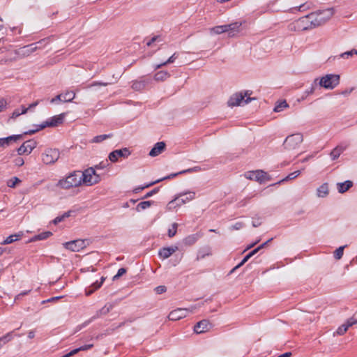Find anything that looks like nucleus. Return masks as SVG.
<instances>
[{
  "label": "nucleus",
  "mask_w": 357,
  "mask_h": 357,
  "mask_svg": "<svg viewBox=\"0 0 357 357\" xmlns=\"http://www.w3.org/2000/svg\"><path fill=\"white\" fill-rule=\"evenodd\" d=\"M201 170V167H195L192 168L188 169L186 170L181 172L179 174H183L186 172H199Z\"/></svg>",
  "instance_id": "nucleus-56"
},
{
  "label": "nucleus",
  "mask_w": 357,
  "mask_h": 357,
  "mask_svg": "<svg viewBox=\"0 0 357 357\" xmlns=\"http://www.w3.org/2000/svg\"><path fill=\"white\" fill-rule=\"evenodd\" d=\"M57 100L62 101V95H61V94L57 95L55 98H52L50 102L52 103H54Z\"/></svg>",
  "instance_id": "nucleus-62"
},
{
  "label": "nucleus",
  "mask_w": 357,
  "mask_h": 357,
  "mask_svg": "<svg viewBox=\"0 0 357 357\" xmlns=\"http://www.w3.org/2000/svg\"><path fill=\"white\" fill-rule=\"evenodd\" d=\"M288 104L286 102V100H282L281 102H279L276 104V105L274 107V112H280L282 111L284 108L288 107Z\"/></svg>",
  "instance_id": "nucleus-36"
},
{
  "label": "nucleus",
  "mask_w": 357,
  "mask_h": 357,
  "mask_svg": "<svg viewBox=\"0 0 357 357\" xmlns=\"http://www.w3.org/2000/svg\"><path fill=\"white\" fill-rule=\"evenodd\" d=\"M22 138V135H15L4 138H0V147L6 148L11 143L15 142Z\"/></svg>",
  "instance_id": "nucleus-18"
},
{
  "label": "nucleus",
  "mask_w": 357,
  "mask_h": 357,
  "mask_svg": "<svg viewBox=\"0 0 357 357\" xmlns=\"http://www.w3.org/2000/svg\"><path fill=\"white\" fill-rule=\"evenodd\" d=\"M349 327L347 326L345 324H343L342 325L338 327V328L336 331V334L339 335H342L347 331Z\"/></svg>",
  "instance_id": "nucleus-47"
},
{
  "label": "nucleus",
  "mask_w": 357,
  "mask_h": 357,
  "mask_svg": "<svg viewBox=\"0 0 357 357\" xmlns=\"http://www.w3.org/2000/svg\"><path fill=\"white\" fill-rule=\"evenodd\" d=\"M300 174H301V171L300 170L295 171V172L289 174L285 178H284L282 181H279L278 183H281L282 181H284L294 179V178H296L297 176H298Z\"/></svg>",
  "instance_id": "nucleus-45"
},
{
  "label": "nucleus",
  "mask_w": 357,
  "mask_h": 357,
  "mask_svg": "<svg viewBox=\"0 0 357 357\" xmlns=\"http://www.w3.org/2000/svg\"><path fill=\"white\" fill-rule=\"evenodd\" d=\"M64 115L60 114L58 116H54L50 119L46 121L44 124L41 126L42 128L45 127H55L60 124H61L63 121Z\"/></svg>",
  "instance_id": "nucleus-15"
},
{
  "label": "nucleus",
  "mask_w": 357,
  "mask_h": 357,
  "mask_svg": "<svg viewBox=\"0 0 357 357\" xmlns=\"http://www.w3.org/2000/svg\"><path fill=\"white\" fill-rule=\"evenodd\" d=\"M273 238L268 239L266 242L262 243L257 248L254 249L252 251H251L249 254L251 255V257L255 255L256 253H257L261 249L264 248L269 242L272 241Z\"/></svg>",
  "instance_id": "nucleus-46"
},
{
  "label": "nucleus",
  "mask_w": 357,
  "mask_h": 357,
  "mask_svg": "<svg viewBox=\"0 0 357 357\" xmlns=\"http://www.w3.org/2000/svg\"><path fill=\"white\" fill-rule=\"evenodd\" d=\"M179 199L176 197L173 200L170 201L167 205V209L168 211H175L177 208L182 206L181 203L178 202Z\"/></svg>",
  "instance_id": "nucleus-28"
},
{
  "label": "nucleus",
  "mask_w": 357,
  "mask_h": 357,
  "mask_svg": "<svg viewBox=\"0 0 357 357\" xmlns=\"http://www.w3.org/2000/svg\"><path fill=\"white\" fill-rule=\"evenodd\" d=\"M93 347V344H85V345L82 346V347H80L79 348H77V349H75L72 350L68 354H69L70 356H72L77 354L80 351H86V350L90 349Z\"/></svg>",
  "instance_id": "nucleus-30"
},
{
  "label": "nucleus",
  "mask_w": 357,
  "mask_h": 357,
  "mask_svg": "<svg viewBox=\"0 0 357 357\" xmlns=\"http://www.w3.org/2000/svg\"><path fill=\"white\" fill-rule=\"evenodd\" d=\"M333 15L332 8L325 10H319L310 14V18L312 21V24L316 26H321L329 20Z\"/></svg>",
  "instance_id": "nucleus-2"
},
{
  "label": "nucleus",
  "mask_w": 357,
  "mask_h": 357,
  "mask_svg": "<svg viewBox=\"0 0 357 357\" xmlns=\"http://www.w3.org/2000/svg\"><path fill=\"white\" fill-rule=\"evenodd\" d=\"M36 142L33 139L26 141L18 148L17 153L19 155H28L36 147Z\"/></svg>",
  "instance_id": "nucleus-11"
},
{
  "label": "nucleus",
  "mask_w": 357,
  "mask_h": 357,
  "mask_svg": "<svg viewBox=\"0 0 357 357\" xmlns=\"http://www.w3.org/2000/svg\"><path fill=\"white\" fill-rule=\"evenodd\" d=\"M353 183L351 181H346L344 183H337V190L340 193H344L347 191L351 186Z\"/></svg>",
  "instance_id": "nucleus-25"
},
{
  "label": "nucleus",
  "mask_w": 357,
  "mask_h": 357,
  "mask_svg": "<svg viewBox=\"0 0 357 357\" xmlns=\"http://www.w3.org/2000/svg\"><path fill=\"white\" fill-rule=\"evenodd\" d=\"M211 328V324L209 323L208 320L203 319L199 321L194 327V331L196 333H205L210 330Z\"/></svg>",
  "instance_id": "nucleus-16"
},
{
  "label": "nucleus",
  "mask_w": 357,
  "mask_h": 357,
  "mask_svg": "<svg viewBox=\"0 0 357 357\" xmlns=\"http://www.w3.org/2000/svg\"><path fill=\"white\" fill-rule=\"evenodd\" d=\"M7 105V101L4 98H0V112L6 109Z\"/></svg>",
  "instance_id": "nucleus-52"
},
{
  "label": "nucleus",
  "mask_w": 357,
  "mask_h": 357,
  "mask_svg": "<svg viewBox=\"0 0 357 357\" xmlns=\"http://www.w3.org/2000/svg\"><path fill=\"white\" fill-rule=\"evenodd\" d=\"M303 137L301 133L290 135L285 139L284 142V147L288 151L296 149L303 142Z\"/></svg>",
  "instance_id": "nucleus-5"
},
{
  "label": "nucleus",
  "mask_w": 357,
  "mask_h": 357,
  "mask_svg": "<svg viewBox=\"0 0 357 357\" xmlns=\"http://www.w3.org/2000/svg\"><path fill=\"white\" fill-rule=\"evenodd\" d=\"M354 54L357 55V50H352L351 51L344 52L340 54V57L344 58V59H348L349 56H351Z\"/></svg>",
  "instance_id": "nucleus-48"
},
{
  "label": "nucleus",
  "mask_w": 357,
  "mask_h": 357,
  "mask_svg": "<svg viewBox=\"0 0 357 357\" xmlns=\"http://www.w3.org/2000/svg\"><path fill=\"white\" fill-rule=\"evenodd\" d=\"M244 224L241 222H236L234 225L231 226V229L238 230L243 227Z\"/></svg>",
  "instance_id": "nucleus-55"
},
{
  "label": "nucleus",
  "mask_w": 357,
  "mask_h": 357,
  "mask_svg": "<svg viewBox=\"0 0 357 357\" xmlns=\"http://www.w3.org/2000/svg\"><path fill=\"white\" fill-rule=\"evenodd\" d=\"M107 83L94 82L90 84L89 87L95 86H107Z\"/></svg>",
  "instance_id": "nucleus-60"
},
{
  "label": "nucleus",
  "mask_w": 357,
  "mask_h": 357,
  "mask_svg": "<svg viewBox=\"0 0 357 357\" xmlns=\"http://www.w3.org/2000/svg\"><path fill=\"white\" fill-rule=\"evenodd\" d=\"M209 31L211 34H221L223 33H227L226 24L215 26L214 27L211 28Z\"/></svg>",
  "instance_id": "nucleus-29"
},
{
  "label": "nucleus",
  "mask_w": 357,
  "mask_h": 357,
  "mask_svg": "<svg viewBox=\"0 0 357 357\" xmlns=\"http://www.w3.org/2000/svg\"><path fill=\"white\" fill-rule=\"evenodd\" d=\"M130 155V151L127 148L122 149L115 150L111 152L109 155V159L112 162H115L118 160L119 158H128Z\"/></svg>",
  "instance_id": "nucleus-14"
},
{
  "label": "nucleus",
  "mask_w": 357,
  "mask_h": 357,
  "mask_svg": "<svg viewBox=\"0 0 357 357\" xmlns=\"http://www.w3.org/2000/svg\"><path fill=\"white\" fill-rule=\"evenodd\" d=\"M251 257V255L249 253L243 258V259L239 263L237 266H236L232 270L231 272H234L235 270L243 266L248 260Z\"/></svg>",
  "instance_id": "nucleus-49"
},
{
  "label": "nucleus",
  "mask_w": 357,
  "mask_h": 357,
  "mask_svg": "<svg viewBox=\"0 0 357 357\" xmlns=\"http://www.w3.org/2000/svg\"><path fill=\"white\" fill-rule=\"evenodd\" d=\"M65 248L70 250L73 252H78L85 247V242L84 240L77 239L63 243Z\"/></svg>",
  "instance_id": "nucleus-12"
},
{
  "label": "nucleus",
  "mask_w": 357,
  "mask_h": 357,
  "mask_svg": "<svg viewBox=\"0 0 357 357\" xmlns=\"http://www.w3.org/2000/svg\"><path fill=\"white\" fill-rule=\"evenodd\" d=\"M292 354L291 352H286L282 354L279 355L278 357H290Z\"/></svg>",
  "instance_id": "nucleus-64"
},
{
  "label": "nucleus",
  "mask_w": 357,
  "mask_h": 357,
  "mask_svg": "<svg viewBox=\"0 0 357 357\" xmlns=\"http://www.w3.org/2000/svg\"><path fill=\"white\" fill-rule=\"evenodd\" d=\"M247 178L259 181V183H263L270 180L269 175L262 170L248 172Z\"/></svg>",
  "instance_id": "nucleus-10"
},
{
  "label": "nucleus",
  "mask_w": 357,
  "mask_h": 357,
  "mask_svg": "<svg viewBox=\"0 0 357 357\" xmlns=\"http://www.w3.org/2000/svg\"><path fill=\"white\" fill-rule=\"evenodd\" d=\"M64 220V216H58L54 220V223L57 224Z\"/></svg>",
  "instance_id": "nucleus-63"
},
{
  "label": "nucleus",
  "mask_w": 357,
  "mask_h": 357,
  "mask_svg": "<svg viewBox=\"0 0 357 357\" xmlns=\"http://www.w3.org/2000/svg\"><path fill=\"white\" fill-rule=\"evenodd\" d=\"M29 109V108H26L24 106H22L21 107V111H20L19 109H15L12 115H11V118L12 119H16L17 117H18L19 116H20L21 114H25L26 113L27 110Z\"/></svg>",
  "instance_id": "nucleus-37"
},
{
  "label": "nucleus",
  "mask_w": 357,
  "mask_h": 357,
  "mask_svg": "<svg viewBox=\"0 0 357 357\" xmlns=\"http://www.w3.org/2000/svg\"><path fill=\"white\" fill-rule=\"evenodd\" d=\"M199 235L197 234L189 235L183 239V243L185 245H192L199 239Z\"/></svg>",
  "instance_id": "nucleus-26"
},
{
  "label": "nucleus",
  "mask_w": 357,
  "mask_h": 357,
  "mask_svg": "<svg viewBox=\"0 0 357 357\" xmlns=\"http://www.w3.org/2000/svg\"><path fill=\"white\" fill-rule=\"evenodd\" d=\"M347 326H348L349 328L352 326L353 325L357 324V319L354 318V317H352L351 318H349L346 323H344Z\"/></svg>",
  "instance_id": "nucleus-51"
},
{
  "label": "nucleus",
  "mask_w": 357,
  "mask_h": 357,
  "mask_svg": "<svg viewBox=\"0 0 357 357\" xmlns=\"http://www.w3.org/2000/svg\"><path fill=\"white\" fill-rule=\"evenodd\" d=\"M110 308H111V305H109V306L105 305L102 309L100 310L99 313L100 314H106L107 313H108L109 312Z\"/></svg>",
  "instance_id": "nucleus-57"
},
{
  "label": "nucleus",
  "mask_w": 357,
  "mask_h": 357,
  "mask_svg": "<svg viewBox=\"0 0 357 357\" xmlns=\"http://www.w3.org/2000/svg\"><path fill=\"white\" fill-rule=\"evenodd\" d=\"M153 202H152V201L142 202L137 204V206L136 207V210L139 212L142 210L146 209V208H149L153 204Z\"/></svg>",
  "instance_id": "nucleus-31"
},
{
  "label": "nucleus",
  "mask_w": 357,
  "mask_h": 357,
  "mask_svg": "<svg viewBox=\"0 0 357 357\" xmlns=\"http://www.w3.org/2000/svg\"><path fill=\"white\" fill-rule=\"evenodd\" d=\"M26 47L28 49L27 51L29 52H33L38 48L36 44H31Z\"/></svg>",
  "instance_id": "nucleus-59"
},
{
  "label": "nucleus",
  "mask_w": 357,
  "mask_h": 357,
  "mask_svg": "<svg viewBox=\"0 0 357 357\" xmlns=\"http://www.w3.org/2000/svg\"><path fill=\"white\" fill-rule=\"evenodd\" d=\"M104 281L105 278L102 277L100 282L96 281V282L93 283L91 286L89 287V289H86V295L89 296L92 294L96 290L102 286Z\"/></svg>",
  "instance_id": "nucleus-24"
},
{
  "label": "nucleus",
  "mask_w": 357,
  "mask_h": 357,
  "mask_svg": "<svg viewBox=\"0 0 357 357\" xmlns=\"http://www.w3.org/2000/svg\"><path fill=\"white\" fill-rule=\"evenodd\" d=\"M169 77L170 74L167 71L161 70L155 74L154 79L155 81L162 82L166 80Z\"/></svg>",
  "instance_id": "nucleus-27"
},
{
  "label": "nucleus",
  "mask_w": 357,
  "mask_h": 357,
  "mask_svg": "<svg viewBox=\"0 0 357 357\" xmlns=\"http://www.w3.org/2000/svg\"><path fill=\"white\" fill-rule=\"evenodd\" d=\"M181 204H185V203L192 200L195 197V192H183L180 193L178 196Z\"/></svg>",
  "instance_id": "nucleus-20"
},
{
  "label": "nucleus",
  "mask_w": 357,
  "mask_h": 357,
  "mask_svg": "<svg viewBox=\"0 0 357 357\" xmlns=\"http://www.w3.org/2000/svg\"><path fill=\"white\" fill-rule=\"evenodd\" d=\"M21 183V180L15 176L7 181V185L10 188H15L17 184Z\"/></svg>",
  "instance_id": "nucleus-41"
},
{
  "label": "nucleus",
  "mask_w": 357,
  "mask_h": 357,
  "mask_svg": "<svg viewBox=\"0 0 357 357\" xmlns=\"http://www.w3.org/2000/svg\"><path fill=\"white\" fill-rule=\"evenodd\" d=\"M13 339L12 332L0 337V348Z\"/></svg>",
  "instance_id": "nucleus-35"
},
{
  "label": "nucleus",
  "mask_w": 357,
  "mask_h": 357,
  "mask_svg": "<svg viewBox=\"0 0 357 357\" xmlns=\"http://www.w3.org/2000/svg\"><path fill=\"white\" fill-rule=\"evenodd\" d=\"M169 176H168V178H169ZM166 178H167V177H165V178H164L159 179V180H157V181H155L151 182V183H149V184H147V185H144V186L137 187V188H135V189L133 190V192H134L135 193H138V192H139L141 190H144V188H149V187H150V186H151V185H154V184H155V183H157L160 182V181H162V180L166 179Z\"/></svg>",
  "instance_id": "nucleus-38"
},
{
  "label": "nucleus",
  "mask_w": 357,
  "mask_h": 357,
  "mask_svg": "<svg viewBox=\"0 0 357 357\" xmlns=\"http://www.w3.org/2000/svg\"><path fill=\"white\" fill-rule=\"evenodd\" d=\"M195 307L190 308H178L172 311L168 316L169 320L177 321L183 317H185L188 312H192Z\"/></svg>",
  "instance_id": "nucleus-9"
},
{
  "label": "nucleus",
  "mask_w": 357,
  "mask_h": 357,
  "mask_svg": "<svg viewBox=\"0 0 357 357\" xmlns=\"http://www.w3.org/2000/svg\"><path fill=\"white\" fill-rule=\"evenodd\" d=\"M166 144L163 142H157L149 152L151 157L159 155L165 150Z\"/></svg>",
  "instance_id": "nucleus-19"
},
{
  "label": "nucleus",
  "mask_w": 357,
  "mask_h": 357,
  "mask_svg": "<svg viewBox=\"0 0 357 357\" xmlns=\"http://www.w3.org/2000/svg\"><path fill=\"white\" fill-rule=\"evenodd\" d=\"M126 273V269L124 268H121L119 269L116 275H115L113 278V280H117L118 278H119L121 276H122L123 274H125Z\"/></svg>",
  "instance_id": "nucleus-50"
},
{
  "label": "nucleus",
  "mask_w": 357,
  "mask_h": 357,
  "mask_svg": "<svg viewBox=\"0 0 357 357\" xmlns=\"http://www.w3.org/2000/svg\"><path fill=\"white\" fill-rule=\"evenodd\" d=\"M155 291L156 294H161L167 291V288L165 286L160 285V286L157 287L155 289Z\"/></svg>",
  "instance_id": "nucleus-53"
},
{
  "label": "nucleus",
  "mask_w": 357,
  "mask_h": 357,
  "mask_svg": "<svg viewBox=\"0 0 357 357\" xmlns=\"http://www.w3.org/2000/svg\"><path fill=\"white\" fill-rule=\"evenodd\" d=\"M52 234V233L50 231L42 232V233L35 236L33 239L36 241L45 240V239L49 238Z\"/></svg>",
  "instance_id": "nucleus-40"
},
{
  "label": "nucleus",
  "mask_w": 357,
  "mask_h": 357,
  "mask_svg": "<svg viewBox=\"0 0 357 357\" xmlns=\"http://www.w3.org/2000/svg\"><path fill=\"white\" fill-rule=\"evenodd\" d=\"M346 246H340L335 250L334 257L336 259H340L342 257L344 249Z\"/></svg>",
  "instance_id": "nucleus-44"
},
{
  "label": "nucleus",
  "mask_w": 357,
  "mask_h": 357,
  "mask_svg": "<svg viewBox=\"0 0 357 357\" xmlns=\"http://www.w3.org/2000/svg\"><path fill=\"white\" fill-rule=\"evenodd\" d=\"M112 137V134H108V135L105 134V135H98V136L94 137L92 139L91 142L92 143H100L102 141Z\"/></svg>",
  "instance_id": "nucleus-33"
},
{
  "label": "nucleus",
  "mask_w": 357,
  "mask_h": 357,
  "mask_svg": "<svg viewBox=\"0 0 357 357\" xmlns=\"http://www.w3.org/2000/svg\"><path fill=\"white\" fill-rule=\"evenodd\" d=\"M158 39V36L153 37L149 41L146 43L147 46H151L154 42Z\"/></svg>",
  "instance_id": "nucleus-61"
},
{
  "label": "nucleus",
  "mask_w": 357,
  "mask_h": 357,
  "mask_svg": "<svg viewBox=\"0 0 357 357\" xmlns=\"http://www.w3.org/2000/svg\"><path fill=\"white\" fill-rule=\"evenodd\" d=\"M148 83V80L141 78L139 80L133 81L131 87L133 90L139 91L143 90Z\"/></svg>",
  "instance_id": "nucleus-22"
},
{
  "label": "nucleus",
  "mask_w": 357,
  "mask_h": 357,
  "mask_svg": "<svg viewBox=\"0 0 357 357\" xmlns=\"http://www.w3.org/2000/svg\"><path fill=\"white\" fill-rule=\"evenodd\" d=\"M178 225L176 222L172 225V227L168 229V236L169 238H172L174 236L177 232V228Z\"/></svg>",
  "instance_id": "nucleus-42"
},
{
  "label": "nucleus",
  "mask_w": 357,
  "mask_h": 357,
  "mask_svg": "<svg viewBox=\"0 0 357 357\" xmlns=\"http://www.w3.org/2000/svg\"><path fill=\"white\" fill-rule=\"evenodd\" d=\"M14 163L16 166L21 167L24 165V159L21 157H17L14 160Z\"/></svg>",
  "instance_id": "nucleus-54"
},
{
  "label": "nucleus",
  "mask_w": 357,
  "mask_h": 357,
  "mask_svg": "<svg viewBox=\"0 0 357 357\" xmlns=\"http://www.w3.org/2000/svg\"><path fill=\"white\" fill-rule=\"evenodd\" d=\"M21 235L20 234H12V235H10L9 236H8L2 243L1 244L2 245H6V244H10V243H12L13 242H15L17 241V240L20 239Z\"/></svg>",
  "instance_id": "nucleus-32"
},
{
  "label": "nucleus",
  "mask_w": 357,
  "mask_h": 357,
  "mask_svg": "<svg viewBox=\"0 0 357 357\" xmlns=\"http://www.w3.org/2000/svg\"><path fill=\"white\" fill-rule=\"evenodd\" d=\"M287 4L286 8L287 10L294 12V10H301V8L304 6L302 0H284Z\"/></svg>",
  "instance_id": "nucleus-17"
},
{
  "label": "nucleus",
  "mask_w": 357,
  "mask_h": 357,
  "mask_svg": "<svg viewBox=\"0 0 357 357\" xmlns=\"http://www.w3.org/2000/svg\"><path fill=\"white\" fill-rule=\"evenodd\" d=\"M59 158V151L55 149H48L42 154V160L46 165L54 163Z\"/></svg>",
  "instance_id": "nucleus-7"
},
{
  "label": "nucleus",
  "mask_w": 357,
  "mask_h": 357,
  "mask_svg": "<svg viewBox=\"0 0 357 357\" xmlns=\"http://www.w3.org/2000/svg\"><path fill=\"white\" fill-rule=\"evenodd\" d=\"M159 189L158 188H155L153 190H152L151 191L147 192L144 196V199H146V198H149L150 197H151L152 195H153L154 194L157 193L158 192Z\"/></svg>",
  "instance_id": "nucleus-58"
},
{
  "label": "nucleus",
  "mask_w": 357,
  "mask_h": 357,
  "mask_svg": "<svg viewBox=\"0 0 357 357\" xmlns=\"http://www.w3.org/2000/svg\"><path fill=\"white\" fill-rule=\"evenodd\" d=\"M314 27L315 26L312 24V21L310 18V14L299 18L288 25V29L291 31H303Z\"/></svg>",
  "instance_id": "nucleus-3"
},
{
  "label": "nucleus",
  "mask_w": 357,
  "mask_h": 357,
  "mask_svg": "<svg viewBox=\"0 0 357 357\" xmlns=\"http://www.w3.org/2000/svg\"><path fill=\"white\" fill-rule=\"evenodd\" d=\"M247 95L248 92H245L244 94L242 93L234 94L228 100V105L230 107H234L241 105V104L243 102L245 104L250 102L252 98L248 97L247 99H245V97L247 96Z\"/></svg>",
  "instance_id": "nucleus-8"
},
{
  "label": "nucleus",
  "mask_w": 357,
  "mask_h": 357,
  "mask_svg": "<svg viewBox=\"0 0 357 357\" xmlns=\"http://www.w3.org/2000/svg\"><path fill=\"white\" fill-rule=\"evenodd\" d=\"M227 33L229 37H235L242 31V22H235L229 24H226Z\"/></svg>",
  "instance_id": "nucleus-13"
},
{
  "label": "nucleus",
  "mask_w": 357,
  "mask_h": 357,
  "mask_svg": "<svg viewBox=\"0 0 357 357\" xmlns=\"http://www.w3.org/2000/svg\"><path fill=\"white\" fill-rule=\"evenodd\" d=\"M62 95V101L63 102H70L72 100H73L75 97V93L73 91L66 92L64 94Z\"/></svg>",
  "instance_id": "nucleus-39"
},
{
  "label": "nucleus",
  "mask_w": 357,
  "mask_h": 357,
  "mask_svg": "<svg viewBox=\"0 0 357 357\" xmlns=\"http://www.w3.org/2000/svg\"><path fill=\"white\" fill-rule=\"evenodd\" d=\"M178 250L176 246L163 248L159 251V256L162 259H167Z\"/></svg>",
  "instance_id": "nucleus-21"
},
{
  "label": "nucleus",
  "mask_w": 357,
  "mask_h": 357,
  "mask_svg": "<svg viewBox=\"0 0 357 357\" xmlns=\"http://www.w3.org/2000/svg\"><path fill=\"white\" fill-rule=\"evenodd\" d=\"M101 180L99 174H98L94 168L90 167L82 172V183L86 185L91 186L98 183Z\"/></svg>",
  "instance_id": "nucleus-4"
},
{
  "label": "nucleus",
  "mask_w": 357,
  "mask_h": 357,
  "mask_svg": "<svg viewBox=\"0 0 357 357\" xmlns=\"http://www.w3.org/2000/svg\"><path fill=\"white\" fill-rule=\"evenodd\" d=\"M340 83V75L328 74L321 77L319 85L327 89H333Z\"/></svg>",
  "instance_id": "nucleus-6"
},
{
  "label": "nucleus",
  "mask_w": 357,
  "mask_h": 357,
  "mask_svg": "<svg viewBox=\"0 0 357 357\" xmlns=\"http://www.w3.org/2000/svg\"><path fill=\"white\" fill-rule=\"evenodd\" d=\"M81 176V172H74L70 174L65 178L59 180L57 183V186L63 189H70L71 188L77 187L82 184Z\"/></svg>",
  "instance_id": "nucleus-1"
},
{
  "label": "nucleus",
  "mask_w": 357,
  "mask_h": 357,
  "mask_svg": "<svg viewBox=\"0 0 357 357\" xmlns=\"http://www.w3.org/2000/svg\"><path fill=\"white\" fill-rule=\"evenodd\" d=\"M328 193V188L327 184H323L317 189V195L320 197L326 196Z\"/></svg>",
  "instance_id": "nucleus-34"
},
{
  "label": "nucleus",
  "mask_w": 357,
  "mask_h": 357,
  "mask_svg": "<svg viewBox=\"0 0 357 357\" xmlns=\"http://www.w3.org/2000/svg\"><path fill=\"white\" fill-rule=\"evenodd\" d=\"M347 145H339L337 146L330 153L331 158L333 160L339 158L341 153L346 150Z\"/></svg>",
  "instance_id": "nucleus-23"
},
{
  "label": "nucleus",
  "mask_w": 357,
  "mask_h": 357,
  "mask_svg": "<svg viewBox=\"0 0 357 357\" xmlns=\"http://www.w3.org/2000/svg\"><path fill=\"white\" fill-rule=\"evenodd\" d=\"M176 58H177L176 53L173 54V55H172V56H171L167 59V61H166L165 62L162 63H160V64L158 65V66H156V68H161V67H162V66H166V65H167V64H168V63H173V62L175 61V59H176Z\"/></svg>",
  "instance_id": "nucleus-43"
}]
</instances>
